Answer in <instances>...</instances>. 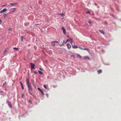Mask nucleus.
Masks as SVG:
<instances>
[{
	"label": "nucleus",
	"instance_id": "1",
	"mask_svg": "<svg viewBox=\"0 0 121 121\" xmlns=\"http://www.w3.org/2000/svg\"><path fill=\"white\" fill-rule=\"evenodd\" d=\"M26 83L27 85V86L28 88V91H32V89L30 84L29 79L28 78H27L26 79Z\"/></svg>",
	"mask_w": 121,
	"mask_h": 121
},
{
	"label": "nucleus",
	"instance_id": "2",
	"mask_svg": "<svg viewBox=\"0 0 121 121\" xmlns=\"http://www.w3.org/2000/svg\"><path fill=\"white\" fill-rule=\"evenodd\" d=\"M7 103H8V105L10 108H11L12 107V105L10 102L8 100L6 101Z\"/></svg>",
	"mask_w": 121,
	"mask_h": 121
},
{
	"label": "nucleus",
	"instance_id": "3",
	"mask_svg": "<svg viewBox=\"0 0 121 121\" xmlns=\"http://www.w3.org/2000/svg\"><path fill=\"white\" fill-rule=\"evenodd\" d=\"M30 64L31 65V69H35V65L34 64L31 63H30Z\"/></svg>",
	"mask_w": 121,
	"mask_h": 121
},
{
	"label": "nucleus",
	"instance_id": "4",
	"mask_svg": "<svg viewBox=\"0 0 121 121\" xmlns=\"http://www.w3.org/2000/svg\"><path fill=\"white\" fill-rule=\"evenodd\" d=\"M7 10V9L6 8H4L3 9V10H1L0 11V13H3L4 12H5L6 10Z\"/></svg>",
	"mask_w": 121,
	"mask_h": 121
},
{
	"label": "nucleus",
	"instance_id": "5",
	"mask_svg": "<svg viewBox=\"0 0 121 121\" xmlns=\"http://www.w3.org/2000/svg\"><path fill=\"white\" fill-rule=\"evenodd\" d=\"M38 90H39L42 94V95H44V94L43 92V91H42V90L39 88H38Z\"/></svg>",
	"mask_w": 121,
	"mask_h": 121
},
{
	"label": "nucleus",
	"instance_id": "6",
	"mask_svg": "<svg viewBox=\"0 0 121 121\" xmlns=\"http://www.w3.org/2000/svg\"><path fill=\"white\" fill-rule=\"evenodd\" d=\"M65 43V40H63V43L61 44V43H60L59 44V45L60 46H64V44Z\"/></svg>",
	"mask_w": 121,
	"mask_h": 121
},
{
	"label": "nucleus",
	"instance_id": "7",
	"mask_svg": "<svg viewBox=\"0 0 121 121\" xmlns=\"http://www.w3.org/2000/svg\"><path fill=\"white\" fill-rule=\"evenodd\" d=\"M66 46L68 47V48H70L71 47V46L69 43H67L66 44Z\"/></svg>",
	"mask_w": 121,
	"mask_h": 121
},
{
	"label": "nucleus",
	"instance_id": "8",
	"mask_svg": "<svg viewBox=\"0 0 121 121\" xmlns=\"http://www.w3.org/2000/svg\"><path fill=\"white\" fill-rule=\"evenodd\" d=\"M72 46L73 48L74 49H76L78 48V47L77 46H75L73 45H72Z\"/></svg>",
	"mask_w": 121,
	"mask_h": 121
},
{
	"label": "nucleus",
	"instance_id": "9",
	"mask_svg": "<svg viewBox=\"0 0 121 121\" xmlns=\"http://www.w3.org/2000/svg\"><path fill=\"white\" fill-rule=\"evenodd\" d=\"M102 72V71L101 69H99L98 70L97 72L98 74H99L101 73Z\"/></svg>",
	"mask_w": 121,
	"mask_h": 121
},
{
	"label": "nucleus",
	"instance_id": "10",
	"mask_svg": "<svg viewBox=\"0 0 121 121\" xmlns=\"http://www.w3.org/2000/svg\"><path fill=\"white\" fill-rule=\"evenodd\" d=\"M20 83H21V86L22 89V90H23L24 89V87H23V84L22 82L21 81L20 82Z\"/></svg>",
	"mask_w": 121,
	"mask_h": 121
},
{
	"label": "nucleus",
	"instance_id": "11",
	"mask_svg": "<svg viewBox=\"0 0 121 121\" xmlns=\"http://www.w3.org/2000/svg\"><path fill=\"white\" fill-rule=\"evenodd\" d=\"M100 32L102 34H104V31L102 30H99Z\"/></svg>",
	"mask_w": 121,
	"mask_h": 121
},
{
	"label": "nucleus",
	"instance_id": "12",
	"mask_svg": "<svg viewBox=\"0 0 121 121\" xmlns=\"http://www.w3.org/2000/svg\"><path fill=\"white\" fill-rule=\"evenodd\" d=\"M9 4L11 5H17L18 4L17 3H10Z\"/></svg>",
	"mask_w": 121,
	"mask_h": 121
},
{
	"label": "nucleus",
	"instance_id": "13",
	"mask_svg": "<svg viewBox=\"0 0 121 121\" xmlns=\"http://www.w3.org/2000/svg\"><path fill=\"white\" fill-rule=\"evenodd\" d=\"M31 82L32 83V84H33V87H34L35 89L36 88V86H35V85L34 84V82L32 81H31Z\"/></svg>",
	"mask_w": 121,
	"mask_h": 121
},
{
	"label": "nucleus",
	"instance_id": "14",
	"mask_svg": "<svg viewBox=\"0 0 121 121\" xmlns=\"http://www.w3.org/2000/svg\"><path fill=\"white\" fill-rule=\"evenodd\" d=\"M84 58L85 59H88V60H89V57L87 56H86L85 57H84Z\"/></svg>",
	"mask_w": 121,
	"mask_h": 121
},
{
	"label": "nucleus",
	"instance_id": "15",
	"mask_svg": "<svg viewBox=\"0 0 121 121\" xmlns=\"http://www.w3.org/2000/svg\"><path fill=\"white\" fill-rule=\"evenodd\" d=\"M58 15H61L62 17H63L65 16V14L63 13L59 14Z\"/></svg>",
	"mask_w": 121,
	"mask_h": 121
},
{
	"label": "nucleus",
	"instance_id": "16",
	"mask_svg": "<svg viewBox=\"0 0 121 121\" xmlns=\"http://www.w3.org/2000/svg\"><path fill=\"white\" fill-rule=\"evenodd\" d=\"M69 41H70V43H72L73 42V39H71V38H70L69 39Z\"/></svg>",
	"mask_w": 121,
	"mask_h": 121
},
{
	"label": "nucleus",
	"instance_id": "17",
	"mask_svg": "<svg viewBox=\"0 0 121 121\" xmlns=\"http://www.w3.org/2000/svg\"><path fill=\"white\" fill-rule=\"evenodd\" d=\"M77 57L78 58H80V59H81V58H82L81 56L79 54H78V55H77Z\"/></svg>",
	"mask_w": 121,
	"mask_h": 121
},
{
	"label": "nucleus",
	"instance_id": "18",
	"mask_svg": "<svg viewBox=\"0 0 121 121\" xmlns=\"http://www.w3.org/2000/svg\"><path fill=\"white\" fill-rule=\"evenodd\" d=\"M51 45L53 46H55V44L53 41L51 43Z\"/></svg>",
	"mask_w": 121,
	"mask_h": 121
},
{
	"label": "nucleus",
	"instance_id": "19",
	"mask_svg": "<svg viewBox=\"0 0 121 121\" xmlns=\"http://www.w3.org/2000/svg\"><path fill=\"white\" fill-rule=\"evenodd\" d=\"M7 84V82L6 81H5L4 83H3V84L2 85V86H4L6 84Z\"/></svg>",
	"mask_w": 121,
	"mask_h": 121
},
{
	"label": "nucleus",
	"instance_id": "20",
	"mask_svg": "<svg viewBox=\"0 0 121 121\" xmlns=\"http://www.w3.org/2000/svg\"><path fill=\"white\" fill-rule=\"evenodd\" d=\"M27 101H28V102L30 104H32V102L31 101V100H28V99L27 100Z\"/></svg>",
	"mask_w": 121,
	"mask_h": 121
},
{
	"label": "nucleus",
	"instance_id": "21",
	"mask_svg": "<svg viewBox=\"0 0 121 121\" xmlns=\"http://www.w3.org/2000/svg\"><path fill=\"white\" fill-rule=\"evenodd\" d=\"M89 49L88 48H83L82 50H86L87 51H88L89 50Z\"/></svg>",
	"mask_w": 121,
	"mask_h": 121
},
{
	"label": "nucleus",
	"instance_id": "22",
	"mask_svg": "<svg viewBox=\"0 0 121 121\" xmlns=\"http://www.w3.org/2000/svg\"><path fill=\"white\" fill-rule=\"evenodd\" d=\"M23 36H22L21 37V41L22 42L23 41Z\"/></svg>",
	"mask_w": 121,
	"mask_h": 121
},
{
	"label": "nucleus",
	"instance_id": "23",
	"mask_svg": "<svg viewBox=\"0 0 121 121\" xmlns=\"http://www.w3.org/2000/svg\"><path fill=\"white\" fill-rule=\"evenodd\" d=\"M63 33L65 34H66L65 29L63 30Z\"/></svg>",
	"mask_w": 121,
	"mask_h": 121
},
{
	"label": "nucleus",
	"instance_id": "24",
	"mask_svg": "<svg viewBox=\"0 0 121 121\" xmlns=\"http://www.w3.org/2000/svg\"><path fill=\"white\" fill-rule=\"evenodd\" d=\"M38 72L39 73H40V74H43V73L41 71L39 70H38Z\"/></svg>",
	"mask_w": 121,
	"mask_h": 121
},
{
	"label": "nucleus",
	"instance_id": "25",
	"mask_svg": "<svg viewBox=\"0 0 121 121\" xmlns=\"http://www.w3.org/2000/svg\"><path fill=\"white\" fill-rule=\"evenodd\" d=\"M71 57H73V58H75V57L74 55H71Z\"/></svg>",
	"mask_w": 121,
	"mask_h": 121
},
{
	"label": "nucleus",
	"instance_id": "26",
	"mask_svg": "<svg viewBox=\"0 0 121 121\" xmlns=\"http://www.w3.org/2000/svg\"><path fill=\"white\" fill-rule=\"evenodd\" d=\"M43 87L45 89H47V88L46 87V85H44Z\"/></svg>",
	"mask_w": 121,
	"mask_h": 121
},
{
	"label": "nucleus",
	"instance_id": "27",
	"mask_svg": "<svg viewBox=\"0 0 121 121\" xmlns=\"http://www.w3.org/2000/svg\"><path fill=\"white\" fill-rule=\"evenodd\" d=\"M13 49L15 50H19L18 49V48H17L16 47H14L13 48Z\"/></svg>",
	"mask_w": 121,
	"mask_h": 121
},
{
	"label": "nucleus",
	"instance_id": "28",
	"mask_svg": "<svg viewBox=\"0 0 121 121\" xmlns=\"http://www.w3.org/2000/svg\"><path fill=\"white\" fill-rule=\"evenodd\" d=\"M91 13V12L89 11H87L86 12V13L90 14Z\"/></svg>",
	"mask_w": 121,
	"mask_h": 121
},
{
	"label": "nucleus",
	"instance_id": "29",
	"mask_svg": "<svg viewBox=\"0 0 121 121\" xmlns=\"http://www.w3.org/2000/svg\"><path fill=\"white\" fill-rule=\"evenodd\" d=\"M24 96V94H22V96H21L22 98H23V97Z\"/></svg>",
	"mask_w": 121,
	"mask_h": 121
},
{
	"label": "nucleus",
	"instance_id": "30",
	"mask_svg": "<svg viewBox=\"0 0 121 121\" xmlns=\"http://www.w3.org/2000/svg\"><path fill=\"white\" fill-rule=\"evenodd\" d=\"M12 28L10 27L9 28V29L8 30L9 31L10 30H12Z\"/></svg>",
	"mask_w": 121,
	"mask_h": 121
},
{
	"label": "nucleus",
	"instance_id": "31",
	"mask_svg": "<svg viewBox=\"0 0 121 121\" xmlns=\"http://www.w3.org/2000/svg\"><path fill=\"white\" fill-rule=\"evenodd\" d=\"M53 42L54 43H58V42L57 41H54Z\"/></svg>",
	"mask_w": 121,
	"mask_h": 121
},
{
	"label": "nucleus",
	"instance_id": "32",
	"mask_svg": "<svg viewBox=\"0 0 121 121\" xmlns=\"http://www.w3.org/2000/svg\"><path fill=\"white\" fill-rule=\"evenodd\" d=\"M78 48H79V49H82V50L83 49V48H82L80 46H79V47H78Z\"/></svg>",
	"mask_w": 121,
	"mask_h": 121
},
{
	"label": "nucleus",
	"instance_id": "33",
	"mask_svg": "<svg viewBox=\"0 0 121 121\" xmlns=\"http://www.w3.org/2000/svg\"><path fill=\"white\" fill-rule=\"evenodd\" d=\"M69 39H67V40L66 41V42H65V43H67V42H68L69 41Z\"/></svg>",
	"mask_w": 121,
	"mask_h": 121
},
{
	"label": "nucleus",
	"instance_id": "34",
	"mask_svg": "<svg viewBox=\"0 0 121 121\" xmlns=\"http://www.w3.org/2000/svg\"><path fill=\"white\" fill-rule=\"evenodd\" d=\"M34 73L35 74H37V72L36 71H35Z\"/></svg>",
	"mask_w": 121,
	"mask_h": 121
},
{
	"label": "nucleus",
	"instance_id": "35",
	"mask_svg": "<svg viewBox=\"0 0 121 121\" xmlns=\"http://www.w3.org/2000/svg\"><path fill=\"white\" fill-rule=\"evenodd\" d=\"M61 29L63 30H65V29L64 28V27H63V26H62L61 28Z\"/></svg>",
	"mask_w": 121,
	"mask_h": 121
},
{
	"label": "nucleus",
	"instance_id": "36",
	"mask_svg": "<svg viewBox=\"0 0 121 121\" xmlns=\"http://www.w3.org/2000/svg\"><path fill=\"white\" fill-rule=\"evenodd\" d=\"M6 49H5L4 51V53H5L6 52Z\"/></svg>",
	"mask_w": 121,
	"mask_h": 121
},
{
	"label": "nucleus",
	"instance_id": "37",
	"mask_svg": "<svg viewBox=\"0 0 121 121\" xmlns=\"http://www.w3.org/2000/svg\"><path fill=\"white\" fill-rule=\"evenodd\" d=\"M88 23L90 24H91V22L89 21H88Z\"/></svg>",
	"mask_w": 121,
	"mask_h": 121
},
{
	"label": "nucleus",
	"instance_id": "38",
	"mask_svg": "<svg viewBox=\"0 0 121 121\" xmlns=\"http://www.w3.org/2000/svg\"><path fill=\"white\" fill-rule=\"evenodd\" d=\"M8 14V13H7L5 14V15L4 16V18H5L6 16H7V15Z\"/></svg>",
	"mask_w": 121,
	"mask_h": 121
},
{
	"label": "nucleus",
	"instance_id": "39",
	"mask_svg": "<svg viewBox=\"0 0 121 121\" xmlns=\"http://www.w3.org/2000/svg\"><path fill=\"white\" fill-rule=\"evenodd\" d=\"M29 94H30V95H33V94L31 93H30V92H29Z\"/></svg>",
	"mask_w": 121,
	"mask_h": 121
},
{
	"label": "nucleus",
	"instance_id": "40",
	"mask_svg": "<svg viewBox=\"0 0 121 121\" xmlns=\"http://www.w3.org/2000/svg\"><path fill=\"white\" fill-rule=\"evenodd\" d=\"M46 95L47 96V97L48 98V94H46Z\"/></svg>",
	"mask_w": 121,
	"mask_h": 121
},
{
	"label": "nucleus",
	"instance_id": "41",
	"mask_svg": "<svg viewBox=\"0 0 121 121\" xmlns=\"http://www.w3.org/2000/svg\"><path fill=\"white\" fill-rule=\"evenodd\" d=\"M67 38H69V36L68 35H67Z\"/></svg>",
	"mask_w": 121,
	"mask_h": 121
},
{
	"label": "nucleus",
	"instance_id": "42",
	"mask_svg": "<svg viewBox=\"0 0 121 121\" xmlns=\"http://www.w3.org/2000/svg\"><path fill=\"white\" fill-rule=\"evenodd\" d=\"M2 21L0 19V24L2 23Z\"/></svg>",
	"mask_w": 121,
	"mask_h": 121
},
{
	"label": "nucleus",
	"instance_id": "43",
	"mask_svg": "<svg viewBox=\"0 0 121 121\" xmlns=\"http://www.w3.org/2000/svg\"><path fill=\"white\" fill-rule=\"evenodd\" d=\"M0 93H3L4 92L3 91H1L0 92Z\"/></svg>",
	"mask_w": 121,
	"mask_h": 121
},
{
	"label": "nucleus",
	"instance_id": "44",
	"mask_svg": "<svg viewBox=\"0 0 121 121\" xmlns=\"http://www.w3.org/2000/svg\"><path fill=\"white\" fill-rule=\"evenodd\" d=\"M32 96L33 97H35V96L34 95H32Z\"/></svg>",
	"mask_w": 121,
	"mask_h": 121
},
{
	"label": "nucleus",
	"instance_id": "45",
	"mask_svg": "<svg viewBox=\"0 0 121 121\" xmlns=\"http://www.w3.org/2000/svg\"><path fill=\"white\" fill-rule=\"evenodd\" d=\"M32 96L33 97H35V96L34 95H32Z\"/></svg>",
	"mask_w": 121,
	"mask_h": 121
},
{
	"label": "nucleus",
	"instance_id": "46",
	"mask_svg": "<svg viewBox=\"0 0 121 121\" xmlns=\"http://www.w3.org/2000/svg\"><path fill=\"white\" fill-rule=\"evenodd\" d=\"M13 10H16V9L15 8H13Z\"/></svg>",
	"mask_w": 121,
	"mask_h": 121
},
{
	"label": "nucleus",
	"instance_id": "47",
	"mask_svg": "<svg viewBox=\"0 0 121 121\" xmlns=\"http://www.w3.org/2000/svg\"><path fill=\"white\" fill-rule=\"evenodd\" d=\"M95 4L96 6H97V4L96 3H95Z\"/></svg>",
	"mask_w": 121,
	"mask_h": 121
},
{
	"label": "nucleus",
	"instance_id": "48",
	"mask_svg": "<svg viewBox=\"0 0 121 121\" xmlns=\"http://www.w3.org/2000/svg\"><path fill=\"white\" fill-rule=\"evenodd\" d=\"M39 69H40V70H41V71L42 70V69L41 68H39Z\"/></svg>",
	"mask_w": 121,
	"mask_h": 121
},
{
	"label": "nucleus",
	"instance_id": "49",
	"mask_svg": "<svg viewBox=\"0 0 121 121\" xmlns=\"http://www.w3.org/2000/svg\"><path fill=\"white\" fill-rule=\"evenodd\" d=\"M40 24H35V25H39Z\"/></svg>",
	"mask_w": 121,
	"mask_h": 121
},
{
	"label": "nucleus",
	"instance_id": "50",
	"mask_svg": "<svg viewBox=\"0 0 121 121\" xmlns=\"http://www.w3.org/2000/svg\"><path fill=\"white\" fill-rule=\"evenodd\" d=\"M9 49L8 48H6L5 49H6V50H7V49Z\"/></svg>",
	"mask_w": 121,
	"mask_h": 121
},
{
	"label": "nucleus",
	"instance_id": "51",
	"mask_svg": "<svg viewBox=\"0 0 121 121\" xmlns=\"http://www.w3.org/2000/svg\"><path fill=\"white\" fill-rule=\"evenodd\" d=\"M14 11V10H12L11 12H13Z\"/></svg>",
	"mask_w": 121,
	"mask_h": 121
},
{
	"label": "nucleus",
	"instance_id": "52",
	"mask_svg": "<svg viewBox=\"0 0 121 121\" xmlns=\"http://www.w3.org/2000/svg\"><path fill=\"white\" fill-rule=\"evenodd\" d=\"M105 65H109V64H105Z\"/></svg>",
	"mask_w": 121,
	"mask_h": 121
},
{
	"label": "nucleus",
	"instance_id": "53",
	"mask_svg": "<svg viewBox=\"0 0 121 121\" xmlns=\"http://www.w3.org/2000/svg\"><path fill=\"white\" fill-rule=\"evenodd\" d=\"M6 5V4H5V5H3V6H5V5Z\"/></svg>",
	"mask_w": 121,
	"mask_h": 121
},
{
	"label": "nucleus",
	"instance_id": "54",
	"mask_svg": "<svg viewBox=\"0 0 121 121\" xmlns=\"http://www.w3.org/2000/svg\"><path fill=\"white\" fill-rule=\"evenodd\" d=\"M97 7L98 8L99 7V6H97Z\"/></svg>",
	"mask_w": 121,
	"mask_h": 121
},
{
	"label": "nucleus",
	"instance_id": "55",
	"mask_svg": "<svg viewBox=\"0 0 121 121\" xmlns=\"http://www.w3.org/2000/svg\"><path fill=\"white\" fill-rule=\"evenodd\" d=\"M18 117H19V118L20 116H19Z\"/></svg>",
	"mask_w": 121,
	"mask_h": 121
},
{
	"label": "nucleus",
	"instance_id": "56",
	"mask_svg": "<svg viewBox=\"0 0 121 121\" xmlns=\"http://www.w3.org/2000/svg\"><path fill=\"white\" fill-rule=\"evenodd\" d=\"M23 116V115H22V116Z\"/></svg>",
	"mask_w": 121,
	"mask_h": 121
}]
</instances>
